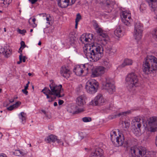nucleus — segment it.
<instances>
[{
    "label": "nucleus",
    "instance_id": "f257e3e1",
    "mask_svg": "<svg viewBox=\"0 0 157 157\" xmlns=\"http://www.w3.org/2000/svg\"><path fill=\"white\" fill-rule=\"evenodd\" d=\"M50 82L51 83L49 86L50 90L48 88L45 87L42 90V92L47 96V98L48 99V101L49 102L54 101L56 97L60 98L64 95H62L60 94V93L63 90L61 89V85H57L53 80H51Z\"/></svg>",
    "mask_w": 157,
    "mask_h": 157
},
{
    "label": "nucleus",
    "instance_id": "f03ea898",
    "mask_svg": "<svg viewBox=\"0 0 157 157\" xmlns=\"http://www.w3.org/2000/svg\"><path fill=\"white\" fill-rule=\"evenodd\" d=\"M86 47H87L86 54L87 58L90 61H97L99 60L103 55V48L101 45L94 44L91 46H88L87 44H85Z\"/></svg>",
    "mask_w": 157,
    "mask_h": 157
},
{
    "label": "nucleus",
    "instance_id": "7ed1b4c3",
    "mask_svg": "<svg viewBox=\"0 0 157 157\" xmlns=\"http://www.w3.org/2000/svg\"><path fill=\"white\" fill-rule=\"evenodd\" d=\"M143 72L146 74L157 70V59L153 56H148L145 58L142 66Z\"/></svg>",
    "mask_w": 157,
    "mask_h": 157
},
{
    "label": "nucleus",
    "instance_id": "20e7f679",
    "mask_svg": "<svg viewBox=\"0 0 157 157\" xmlns=\"http://www.w3.org/2000/svg\"><path fill=\"white\" fill-rule=\"evenodd\" d=\"M126 81L128 85V89L130 91L134 90L135 88L140 85L138 76L134 72L128 74L126 78Z\"/></svg>",
    "mask_w": 157,
    "mask_h": 157
},
{
    "label": "nucleus",
    "instance_id": "39448f33",
    "mask_svg": "<svg viewBox=\"0 0 157 157\" xmlns=\"http://www.w3.org/2000/svg\"><path fill=\"white\" fill-rule=\"evenodd\" d=\"M143 122H144L143 120L138 117H136L132 121V124L133 129L132 131L137 136H139L141 134L140 128Z\"/></svg>",
    "mask_w": 157,
    "mask_h": 157
},
{
    "label": "nucleus",
    "instance_id": "423d86ee",
    "mask_svg": "<svg viewBox=\"0 0 157 157\" xmlns=\"http://www.w3.org/2000/svg\"><path fill=\"white\" fill-rule=\"evenodd\" d=\"M98 85V83L96 80H89L86 83L85 89L87 93L93 94L97 92Z\"/></svg>",
    "mask_w": 157,
    "mask_h": 157
},
{
    "label": "nucleus",
    "instance_id": "0eeeda50",
    "mask_svg": "<svg viewBox=\"0 0 157 157\" xmlns=\"http://www.w3.org/2000/svg\"><path fill=\"white\" fill-rule=\"evenodd\" d=\"M146 148L144 147H138L137 148L134 149L131 148L129 154V157H144L146 153Z\"/></svg>",
    "mask_w": 157,
    "mask_h": 157
},
{
    "label": "nucleus",
    "instance_id": "6e6552de",
    "mask_svg": "<svg viewBox=\"0 0 157 157\" xmlns=\"http://www.w3.org/2000/svg\"><path fill=\"white\" fill-rule=\"evenodd\" d=\"M142 25L139 22H136L135 24L133 36L136 39L142 38Z\"/></svg>",
    "mask_w": 157,
    "mask_h": 157
},
{
    "label": "nucleus",
    "instance_id": "1a4fd4ad",
    "mask_svg": "<svg viewBox=\"0 0 157 157\" xmlns=\"http://www.w3.org/2000/svg\"><path fill=\"white\" fill-rule=\"evenodd\" d=\"M148 126L150 127L149 130L151 132L157 131V117H152L149 118Z\"/></svg>",
    "mask_w": 157,
    "mask_h": 157
},
{
    "label": "nucleus",
    "instance_id": "9d476101",
    "mask_svg": "<svg viewBox=\"0 0 157 157\" xmlns=\"http://www.w3.org/2000/svg\"><path fill=\"white\" fill-rule=\"evenodd\" d=\"M122 21L126 25H130L132 19L131 17V13L127 11H124L122 12L121 15Z\"/></svg>",
    "mask_w": 157,
    "mask_h": 157
},
{
    "label": "nucleus",
    "instance_id": "9b49d317",
    "mask_svg": "<svg viewBox=\"0 0 157 157\" xmlns=\"http://www.w3.org/2000/svg\"><path fill=\"white\" fill-rule=\"evenodd\" d=\"M113 80L110 78L106 79V83L105 88L110 94H113L115 91V87Z\"/></svg>",
    "mask_w": 157,
    "mask_h": 157
},
{
    "label": "nucleus",
    "instance_id": "f8f14e48",
    "mask_svg": "<svg viewBox=\"0 0 157 157\" xmlns=\"http://www.w3.org/2000/svg\"><path fill=\"white\" fill-rule=\"evenodd\" d=\"M91 102L93 105L101 106L105 103L106 101L102 94H98Z\"/></svg>",
    "mask_w": 157,
    "mask_h": 157
},
{
    "label": "nucleus",
    "instance_id": "ddd939ff",
    "mask_svg": "<svg viewBox=\"0 0 157 157\" xmlns=\"http://www.w3.org/2000/svg\"><path fill=\"white\" fill-rule=\"evenodd\" d=\"M58 5L61 8H66L74 4L75 0H58Z\"/></svg>",
    "mask_w": 157,
    "mask_h": 157
},
{
    "label": "nucleus",
    "instance_id": "4468645a",
    "mask_svg": "<svg viewBox=\"0 0 157 157\" xmlns=\"http://www.w3.org/2000/svg\"><path fill=\"white\" fill-rule=\"evenodd\" d=\"M105 72V68L102 66H99L94 68L92 70V76L94 77L103 74Z\"/></svg>",
    "mask_w": 157,
    "mask_h": 157
},
{
    "label": "nucleus",
    "instance_id": "2eb2a0df",
    "mask_svg": "<svg viewBox=\"0 0 157 157\" xmlns=\"http://www.w3.org/2000/svg\"><path fill=\"white\" fill-rule=\"evenodd\" d=\"M0 53L2 54L6 57H8L11 54L12 50L9 46L3 47L0 46Z\"/></svg>",
    "mask_w": 157,
    "mask_h": 157
},
{
    "label": "nucleus",
    "instance_id": "dca6fc26",
    "mask_svg": "<svg viewBox=\"0 0 157 157\" xmlns=\"http://www.w3.org/2000/svg\"><path fill=\"white\" fill-rule=\"evenodd\" d=\"M94 26L96 32L103 38H107L108 36L107 32L103 30L102 28H100L99 25L96 23H95Z\"/></svg>",
    "mask_w": 157,
    "mask_h": 157
},
{
    "label": "nucleus",
    "instance_id": "f3484780",
    "mask_svg": "<svg viewBox=\"0 0 157 157\" xmlns=\"http://www.w3.org/2000/svg\"><path fill=\"white\" fill-rule=\"evenodd\" d=\"M61 75L66 78H69L71 74V72L67 67L62 66L60 71Z\"/></svg>",
    "mask_w": 157,
    "mask_h": 157
},
{
    "label": "nucleus",
    "instance_id": "a211bd4d",
    "mask_svg": "<svg viewBox=\"0 0 157 157\" xmlns=\"http://www.w3.org/2000/svg\"><path fill=\"white\" fill-rule=\"evenodd\" d=\"M103 150L100 148H98L91 152L90 157H103Z\"/></svg>",
    "mask_w": 157,
    "mask_h": 157
},
{
    "label": "nucleus",
    "instance_id": "6ab92c4d",
    "mask_svg": "<svg viewBox=\"0 0 157 157\" xmlns=\"http://www.w3.org/2000/svg\"><path fill=\"white\" fill-rule=\"evenodd\" d=\"M104 4V9L105 11L108 13L111 12L113 7V3L109 0H106Z\"/></svg>",
    "mask_w": 157,
    "mask_h": 157
},
{
    "label": "nucleus",
    "instance_id": "aec40b11",
    "mask_svg": "<svg viewBox=\"0 0 157 157\" xmlns=\"http://www.w3.org/2000/svg\"><path fill=\"white\" fill-rule=\"evenodd\" d=\"M86 97L85 95H83L78 97L76 100V104L78 106L82 107L86 103L85 100Z\"/></svg>",
    "mask_w": 157,
    "mask_h": 157
},
{
    "label": "nucleus",
    "instance_id": "412c9836",
    "mask_svg": "<svg viewBox=\"0 0 157 157\" xmlns=\"http://www.w3.org/2000/svg\"><path fill=\"white\" fill-rule=\"evenodd\" d=\"M42 14L43 15V17H46L47 23L50 25H52L54 22L53 17L49 14L43 13Z\"/></svg>",
    "mask_w": 157,
    "mask_h": 157
},
{
    "label": "nucleus",
    "instance_id": "4be33fe9",
    "mask_svg": "<svg viewBox=\"0 0 157 157\" xmlns=\"http://www.w3.org/2000/svg\"><path fill=\"white\" fill-rule=\"evenodd\" d=\"M102 64L105 69V71L111 67V64L108 59L106 58L103 59Z\"/></svg>",
    "mask_w": 157,
    "mask_h": 157
},
{
    "label": "nucleus",
    "instance_id": "5701e85b",
    "mask_svg": "<svg viewBox=\"0 0 157 157\" xmlns=\"http://www.w3.org/2000/svg\"><path fill=\"white\" fill-rule=\"evenodd\" d=\"M84 70L79 65L77 66L74 69L73 71L75 74L78 76H81L82 75Z\"/></svg>",
    "mask_w": 157,
    "mask_h": 157
},
{
    "label": "nucleus",
    "instance_id": "b1692460",
    "mask_svg": "<svg viewBox=\"0 0 157 157\" xmlns=\"http://www.w3.org/2000/svg\"><path fill=\"white\" fill-rule=\"evenodd\" d=\"M124 138L123 134H118V137L117 139L116 143H117L118 146H121L124 143Z\"/></svg>",
    "mask_w": 157,
    "mask_h": 157
},
{
    "label": "nucleus",
    "instance_id": "393cba45",
    "mask_svg": "<svg viewBox=\"0 0 157 157\" xmlns=\"http://www.w3.org/2000/svg\"><path fill=\"white\" fill-rule=\"evenodd\" d=\"M94 35L90 33L83 34L80 37V39H93Z\"/></svg>",
    "mask_w": 157,
    "mask_h": 157
},
{
    "label": "nucleus",
    "instance_id": "a878e982",
    "mask_svg": "<svg viewBox=\"0 0 157 157\" xmlns=\"http://www.w3.org/2000/svg\"><path fill=\"white\" fill-rule=\"evenodd\" d=\"M149 6L151 7L154 11H155V6L156 5L157 0H146Z\"/></svg>",
    "mask_w": 157,
    "mask_h": 157
},
{
    "label": "nucleus",
    "instance_id": "bb28decb",
    "mask_svg": "<svg viewBox=\"0 0 157 157\" xmlns=\"http://www.w3.org/2000/svg\"><path fill=\"white\" fill-rule=\"evenodd\" d=\"M122 32L121 27L120 25H119L117 27L114 31V33L118 38H120L122 35Z\"/></svg>",
    "mask_w": 157,
    "mask_h": 157
},
{
    "label": "nucleus",
    "instance_id": "cd10ccee",
    "mask_svg": "<svg viewBox=\"0 0 157 157\" xmlns=\"http://www.w3.org/2000/svg\"><path fill=\"white\" fill-rule=\"evenodd\" d=\"M133 62L132 60L126 58L124 59L123 63L121 65V67H123L126 66L132 65Z\"/></svg>",
    "mask_w": 157,
    "mask_h": 157
},
{
    "label": "nucleus",
    "instance_id": "c85d7f7f",
    "mask_svg": "<svg viewBox=\"0 0 157 157\" xmlns=\"http://www.w3.org/2000/svg\"><path fill=\"white\" fill-rule=\"evenodd\" d=\"M111 140L113 143L115 144L116 141L118 137L115 131L111 132L110 133Z\"/></svg>",
    "mask_w": 157,
    "mask_h": 157
},
{
    "label": "nucleus",
    "instance_id": "c756f323",
    "mask_svg": "<svg viewBox=\"0 0 157 157\" xmlns=\"http://www.w3.org/2000/svg\"><path fill=\"white\" fill-rule=\"evenodd\" d=\"M56 136L51 135L47 137L45 140L48 143L54 142L56 141Z\"/></svg>",
    "mask_w": 157,
    "mask_h": 157
},
{
    "label": "nucleus",
    "instance_id": "7c9ffc66",
    "mask_svg": "<svg viewBox=\"0 0 157 157\" xmlns=\"http://www.w3.org/2000/svg\"><path fill=\"white\" fill-rule=\"evenodd\" d=\"M36 19L34 17H31L29 20V23L30 26L33 28L36 27L37 24L36 23Z\"/></svg>",
    "mask_w": 157,
    "mask_h": 157
},
{
    "label": "nucleus",
    "instance_id": "2f4dec72",
    "mask_svg": "<svg viewBox=\"0 0 157 157\" xmlns=\"http://www.w3.org/2000/svg\"><path fill=\"white\" fill-rule=\"evenodd\" d=\"M19 117L21 120L22 122L24 123L25 122L26 119V114L23 112L20 113L19 115Z\"/></svg>",
    "mask_w": 157,
    "mask_h": 157
},
{
    "label": "nucleus",
    "instance_id": "473e14b6",
    "mask_svg": "<svg viewBox=\"0 0 157 157\" xmlns=\"http://www.w3.org/2000/svg\"><path fill=\"white\" fill-rule=\"evenodd\" d=\"M106 52L107 53L110 54V55H113L114 54L115 51L111 47H107L106 48Z\"/></svg>",
    "mask_w": 157,
    "mask_h": 157
},
{
    "label": "nucleus",
    "instance_id": "72a5a7b5",
    "mask_svg": "<svg viewBox=\"0 0 157 157\" xmlns=\"http://www.w3.org/2000/svg\"><path fill=\"white\" fill-rule=\"evenodd\" d=\"M155 154V152L152 151H146L144 157H152Z\"/></svg>",
    "mask_w": 157,
    "mask_h": 157
},
{
    "label": "nucleus",
    "instance_id": "f704fd0d",
    "mask_svg": "<svg viewBox=\"0 0 157 157\" xmlns=\"http://www.w3.org/2000/svg\"><path fill=\"white\" fill-rule=\"evenodd\" d=\"M81 16L79 13H78L76 15V17L75 19V28L77 29L78 22L81 19Z\"/></svg>",
    "mask_w": 157,
    "mask_h": 157
},
{
    "label": "nucleus",
    "instance_id": "c9c22d12",
    "mask_svg": "<svg viewBox=\"0 0 157 157\" xmlns=\"http://www.w3.org/2000/svg\"><path fill=\"white\" fill-rule=\"evenodd\" d=\"M131 113V111L130 110H128L127 111L122 112L121 113H119L118 115H116V116H118L120 117L121 115L125 116L127 114H128Z\"/></svg>",
    "mask_w": 157,
    "mask_h": 157
},
{
    "label": "nucleus",
    "instance_id": "e433bc0d",
    "mask_svg": "<svg viewBox=\"0 0 157 157\" xmlns=\"http://www.w3.org/2000/svg\"><path fill=\"white\" fill-rule=\"evenodd\" d=\"M147 5L144 3H142L140 6V9L141 11L143 12L146 9Z\"/></svg>",
    "mask_w": 157,
    "mask_h": 157
},
{
    "label": "nucleus",
    "instance_id": "4c0bfd02",
    "mask_svg": "<svg viewBox=\"0 0 157 157\" xmlns=\"http://www.w3.org/2000/svg\"><path fill=\"white\" fill-rule=\"evenodd\" d=\"M82 120L84 122H87L91 121V118L90 117H84L82 118Z\"/></svg>",
    "mask_w": 157,
    "mask_h": 157
},
{
    "label": "nucleus",
    "instance_id": "58836bf2",
    "mask_svg": "<svg viewBox=\"0 0 157 157\" xmlns=\"http://www.w3.org/2000/svg\"><path fill=\"white\" fill-rule=\"evenodd\" d=\"M17 31L19 33L23 35H24L26 32V31L25 29L21 30L19 29H17Z\"/></svg>",
    "mask_w": 157,
    "mask_h": 157
},
{
    "label": "nucleus",
    "instance_id": "ea45409f",
    "mask_svg": "<svg viewBox=\"0 0 157 157\" xmlns=\"http://www.w3.org/2000/svg\"><path fill=\"white\" fill-rule=\"evenodd\" d=\"M100 43L103 45H105L107 43L108 40H100Z\"/></svg>",
    "mask_w": 157,
    "mask_h": 157
},
{
    "label": "nucleus",
    "instance_id": "a19ab883",
    "mask_svg": "<svg viewBox=\"0 0 157 157\" xmlns=\"http://www.w3.org/2000/svg\"><path fill=\"white\" fill-rule=\"evenodd\" d=\"M78 111H74L73 112H70L72 113L73 114H76L78 113L79 112H81L83 111V109L82 108L78 109Z\"/></svg>",
    "mask_w": 157,
    "mask_h": 157
},
{
    "label": "nucleus",
    "instance_id": "79ce46f5",
    "mask_svg": "<svg viewBox=\"0 0 157 157\" xmlns=\"http://www.w3.org/2000/svg\"><path fill=\"white\" fill-rule=\"evenodd\" d=\"M56 141L60 145H63V142L60 140H59L58 139H57L56 138Z\"/></svg>",
    "mask_w": 157,
    "mask_h": 157
},
{
    "label": "nucleus",
    "instance_id": "37998d69",
    "mask_svg": "<svg viewBox=\"0 0 157 157\" xmlns=\"http://www.w3.org/2000/svg\"><path fill=\"white\" fill-rule=\"evenodd\" d=\"M123 124H125V128H128L129 127L130 124L128 122L125 121L123 122Z\"/></svg>",
    "mask_w": 157,
    "mask_h": 157
},
{
    "label": "nucleus",
    "instance_id": "c03bdc74",
    "mask_svg": "<svg viewBox=\"0 0 157 157\" xmlns=\"http://www.w3.org/2000/svg\"><path fill=\"white\" fill-rule=\"evenodd\" d=\"M14 105H13L10 106V107L7 108V109L10 111L14 109V108H15Z\"/></svg>",
    "mask_w": 157,
    "mask_h": 157
},
{
    "label": "nucleus",
    "instance_id": "a18cd8bd",
    "mask_svg": "<svg viewBox=\"0 0 157 157\" xmlns=\"http://www.w3.org/2000/svg\"><path fill=\"white\" fill-rule=\"evenodd\" d=\"M22 54H21L19 56V61L17 62V63L18 64H20L22 62Z\"/></svg>",
    "mask_w": 157,
    "mask_h": 157
},
{
    "label": "nucleus",
    "instance_id": "49530a36",
    "mask_svg": "<svg viewBox=\"0 0 157 157\" xmlns=\"http://www.w3.org/2000/svg\"><path fill=\"white\" fill-rule=\"evenodd\" d=\"M21 104V102L19 101L17 102L15 104L13 105H15L14 107L15 108H17Z\"/></svg>",
    "mask_w": 157,
    "mask_h": 157
},
{
    "label": "nucleus",
    "instance_id": "de8ad7c7",
    "mask_svg": "<svg viewBox=\"0 0 157 157\" xmlns=\"http://www.w3.org/2000/svg\"><path fill=\"white\" fill-rule=\"evenodd\" d=\"M21 48L23 47V48H24L25 47V43L23 41H21Z\"/></svg>",
    "mask_w": 157,
    "mask_h": 157
},
{
    "label": "nucleus",
    "instance_id": "09e8293b",
    "mask_svg": "<svg viewBox=\"0 0 157 157\" xmlns=\"http://www.w3.org/2000/svg\"><path fill=\"white\" fill-rule=\"evenodd\" d=\"M22 91L23 93L26 95H27L28 94V91H27V90L25 89H22Z\"/></svg>",
    "mask_w": 157,
    "mask_h": 157
},
{
    "label": "nucleus",
    "instance_id": "8fccbe9b",
    "mask_svg": "<svg viewBox=\"0 0 157 157\" xmlns=\"http://www.w3.org/2000/svg\"><path fill=\"white\" fill-rule=\"evenodd\" d=\"M29 2H30L32 4H34L35 3L37 0H29Z\"/></svg>",
    "mask_w": 157,
    "mask_h": 157
},
{
    "label": "nucleus",
    "instance_id": "3c124183",
    "mask_svg": "<svg viewBox=\"0 0 157 157\" xmlns=\"http://www.w3.org/2000/svg\"><path fill=\"white\" fill-rule=\"evenodd\" d=\"M64 102V101L62 100H59L58 101V104L59 105H61Z\"/></svg>",
    "mask_w": 157,
    "mask_h": 157
},
{
    "label": "nucleus",
    "instance_id": "603ef678",
    "mask_svg": "<svg viewBox=\"0 0 157 157\" xmlns=\"http://www.w3.org/2000/svg\"><path fill=\"white\" fill-rule=\"evenodd\" d=\"M30 82L29 81H28L27 83L26 84L25 86V87L24 89L27 90L28 89V87H29V84Z\"/></svg>",
    "mask_w": 157,
    "mask_h": 157
},
{
    "label": "nucleus",
    "instance_id": "864d4df0",
    "mask_svg": "<svg viewBox=\"0 0 157 157\" xmlns=\"http://www.w3.org/2000/svg\"><path fill=\"white\" fill-rule=\"evenodd\" d=\"M17 152H18V153H19V154H20V155H24V153L21 151L20 150H17Z\"/></svg>",
    "mask_w": 157,
    "mask_h": 157
},
{
    "label": "nucleus",
    "instance_id": "5fc2aeb1",
    "mask_svg": "<svg viewBox=\"0 0 157 157\" xmlns=\"http://www.w3.org/2000/svg\"><path fill=\"white\" fill-rule=\"evenodd\" d=\"M0 157H7L6 155L3 153L0 154Z\"/></svg>",
    "mask_w": 157,
    "mask_h": 157
},
{
    "label": "nucleus",
    "instance_id": "6e6d98bb",
    "mask_svg": "<svg viewBox=\"0 0 157 157\" xmlns=\"http://www.w3.org/2000/svg\"><path fill=\"white\" fill-rule=\"evenodd\" d=\"M23 61V62H25V56H23L22 58V61Z\"/></svg>",
    "mask_w": 157,
    "mask_h": 157
},
{
    "label": "nucleus",
    "instance_id": "4d7b16f0",
    "mask_svg": "<svg viewBox=\"0 0 157 157\" xmlns=\"http://www.w3.org/2000/svg\"><path fill=\"white\" fill-rule=\"evenodd\" d=\"M23 48H22L21 47L19 49L18 52L20 54V55H21V54H22L21 52H22V49H23Z\"/></svg>",
    "mask_w": 157,
    "mask_h": 157
},
{
    "label": "nucleus",
    "instance_id": "13d9d810",
    "mask_svg": "<svg viewBox=\"0 0 157 157\" xmlns=\"http://www.w3.org/2000/svg\"><path fill=\"white\" fill-rule=\"evenodd\" d=\"M79 66L81 67L83 69V70H84L85 69V64Z\"/></svg>",
    "mask_w": 157,
    "mask_h": 157
},
{
    "label": "nucleus",
    "instance_id": "bf43d9fd",
    "mask_svg": "<svg viewBox=\"0 0 157 157\" xmlns=\"http://www.w3.org/2000/svg\"><path fill=\"white\" fill-rule=\"evenodd\" d=\"M155 38H157V29L155 31Z\"/></svg>",
    "mask_w": 157,
    "mask_h": 157
},
{
    "label": "nucleus",
    "instance_id": "052dcab7",
    "mask_svg": "<svg viewBox=\"0 0 157 157\" xmlns=\"http://www.w3.org/2000/svg\"><path fill=\"white\" fill-rule=\"evenodd\" d=\"M123 122H124V121L122 122L121 125H122V128H125V124H123Z\"/></svg>",
    "mask_w": 157,
    "mask_h": 157
},
{
    "label": "nucleus",
    "instance_id": "680f3d73",
    "mask_svg": "<svg viewBox=\"0 0 157 157\" xmlns=\"http://www.w3.org/2000/svg\"><path fill=\"white\" fill-rule=\"evenodd\" d=\"M15 153L16 154V155L18 156H20V154H19V153H18V152H17V151H16Z\"/></svg>",
    "mask_w": 157,
    "mask_h": 157
},
{
    "label": "nucleus",
    "instance_id": "e2e57ef3",
    "mask_svg": "<svg viewBox=\"0 0 157 157\" xmlns=\"http://www.w3.org/2000/svg\"><path fill=\"white\" fill-rule=\"evenodd\" d=\"M143 126L146 129V128H147V124H143Z\"/></svg>",
    "mask_w": 157,
    "mask_h": 157
},
{
    "label": "nucleus",
    "instance_id": "0e129e2a",
    "mask_svg": "<svg viewBox=\"0 0 157 157\" xmlns=\"http://www.w3.org/2000/svg\"><path fill=\"white\" fill-rule=\"evenodd\" d=\"M57 105V103L56 102H54V106H56Z\"/></svg>",
    "mask_w": 157,
    "mask_h": 157
},
{
    "label": "nucleus",
    "instance_id": "69168bd1",
    "mask_svg": "<svg viewBox=\"0 0 157 157\" xmlns=\"http://www.w3.org/2000/svg\"><path fill=\"white\" fill-rule=\"evenodd\" d=\"M14 100L13 99H11L10 100V103H12L14 101Z\"/></svg>",
    "mask_w": 157,
    "mask_h": 157
},
{
    "label": "nucleus",
    "instance_id": "338daca9",
    "mask_svg": "<svg viewBox=\"0 0 157 157\" xmlns=\"http://www.w3.org/2000/svg\"><path fill=\"white\" fill-rule=\"evenodd\" d=\"M105 1V0H97V1L98 2L100 1V2H104Z\"/></svg>",
    "mask_w": 157,
    "mask_h": 157
},
{
    "label": "nucleus",
    "instance_id": "774afa93",
    "mask_svg": "<svg viewBox=\"0 0 157 157\" xmlns=\"http://www.w3.org/2000/svg\"><path fill=\"white\" fill-rule=\"evenodd\" d=\"M41 42L40 41L38 43V45H41Z\"/></svg>",
    "mask_w": 157,
    "mask_h": 157
}]
</instances>
